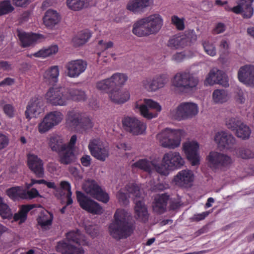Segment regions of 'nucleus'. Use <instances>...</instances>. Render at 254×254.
Segmentation results:
<instances>
[{
	"mask_svg": "<svg viewBox=\"0 0 254 254\" xmlns=\"http://www.w3.org/2000/svg\"><path fill=\"white\" fill-rule=\"evenodd\" d=\"M86 98L85 92L81 90L62 86L50 88L45 95L47 103L55 106H66L71 100L83 101Z\"/></svg>",
	"mask_w": 254,
	"mask_h": 254,
	"instance_id": "nucleus-1",
	"label": "nucleus"
},
{
	"mask_svg": "<svg viewBox=\"0 0 254 254\" xmlns=\"http://www.w3.org/2000/svg\"><path fill=\"white\" fill-rule=\"evenodd\" d=\"M164 23L162 16L158 13L138 19L133 25L132 33L138 37L147 36L158 33Z\"/></svg>",
	"mask_w": 254,
	"mask_h": 254,
	"instance_id": "nucleus-2",
	"label": "nucleus"
},
{
	"mask_svg": "<svg viewBox=\"0 0 254 254\" xmlns=\"http://www.w3.org/2000/svg\"><path fill=\"white\" fill-rule=\"evenodd\" d=\"M115 221L109 227L110 233L116 239L126 238L133 233L134 226L129 221L130 213L125 209H118L114 214Z\"/></svg>",
	"mask_w": 254,
	"mask_h": 254,
	"instance_id": "nucleus-3",
	"label": "nucleus"
},
{
	"mask_svg": "<svg viewBox=\"0 0 254 254\" xmlns=\"http://www.w3.org/2000/svg\"><path fill=\"white\" fill-rule=\"evenodd\" d=\"M171 85L179 91H194L197 89L199 78L189 71L176 73L171 79Z\"/></svg>",
	"mask_w": 254,
	"mask_h": 254,
	"instance_id": "nucleus-4",
	"label": "nucleus"
},
{
	"mask_svg": "<svg viewBox=\"0 0 254 254\" xmlns=\"http://www.w3.org/2000/svg\"><path fill=\"white\" fill-rule=\"evenodd\" d=\"M68 243L64 242L58 243L57 251L63 254H84V251L81 247H77L71 244L72 242L79 245H86L88 242L85 237L77 231H71L66 235Z\"/></svg>",
	"mask_w": 254,
	"mask_h": 254,
	"instance_id": "nucleus-5",
	"label": "nucleus"
},
{
	"mask_svg": "<svg viewBox=\"0 0 254 254\" xmlns=\"http://www.w3.org/2000/svg\"><path fill=\"white\" fill-rule=\"evenodd\" d=\"M185 163L184 159L179 152L170 151L164 154L161 165L156 167V172L166 176L170 170L180 169Z\"/></svg>",
	"mask_w": 254,
	"mask_h": 254,
	"instance_id": "nucleus-6",
	"label": "nucleus"
},
{
	"mask_svg": "<svg viewBox=\"0 0 254 254\" xmlns=\"http://www.w3.org/2000/svg\"><path fill=\"white\" fill-rule=\"evenodd\" d=\"M134 110L141 116L147 119L155 118L162 110L161 105L151 99L137 100L134 105Z\"/></svg>",
	"mask_w": 254,
	"mask_h": 254,
	"instance_id": "nucleus-7",
	"label": "nucleus"
},
{
	"mask_svg": "<svg viewBox=\"0 0 254 254\" xmlns=\"http://www.w3.org/2000/svg\"><path fill=\"white\" fill-rule=\"evenodd\" d=\"M182 135L181 130L166 128L158 133L156 137L162 146L173 149L180 145Z\"/></svg>",
	"mask_w": 254,
	"mask_h": 254,
	"instance_id": "nucleus-8",
	"label": "nucleus"
},
{
	"mask_svg": "<svg viewBox=\"0 0 254 254\" xmlns=\"http://www.w3.org/2000/svg\"><path fill=\"white\" fill-rule=\"evenodd\" d=\"M199 112V107L193 102H186L180 104L176 109L170 111V117L178 121L191 119Z\"/></svg>",
	"mask_w": 254,
	"mask_h": 254,
	"instance_id": "nucleus-9",
	"label": "nucleus"
},
{
	"mask_svg": "<svg viewBox=\"0 0 254 254\" xmlns=\"http://www.w3.org/2000/svg\"><path fill=\"white\" fill-rule=\"evenodd\" d=\"M206 160L208 165L213 169H227L233 163V160L230 156L215 150L209 152Z\"/></svg>",
	"mask_w": 254,
	"mask_h": 254,
	"instance_id": "nucleus-10",
	"label": "nucleus"
},
{
	"mask_svg": "<svg viewBox=\"0 0 254 254\" xmlns=\"http://www.w3.org/2000/svg\"><path fill=\"white\" fill-rule=\"evenodd\" d=\"M64 116L60 111H53L47 113L38 125L39 133H45L59 125Z\"/></svg>",
	"mask_w": 254,
	"mask_h": 254,
	"instance_id": "nucleus-11",
	"label": "nucleus"
},
{
	"mask_svg": "<svg viewBox=\"0 0 254 254\" xmlns=\"http://www.w3.org/2000/svg\"><path fill=\"white\" fill-rule=\"evenodd\" d=\"M169 81L167 74L161 73L144 78L141 82L142 87L149 92H155L164 88Z\"/></svg>",
	"mask_w": 254,
	"mask_h": 254,
	"instance_id": "nucleus-12",
	"label": "nucleus"
},
{
	"mask_svg": "<svg viewBox=\"0 0 254 254\" xmlns=\"http://www.w3.org/2000/svg\"><path fill=\"white\" fill-rule=\"evenodd\" d=\"M84 191L99 201L107 203L109 200L108 194L104 191L93 180H87L82 186Z\"/></svg>",
	"mask_w": 254,
	"mask_h": 254,
	"instance_id": "nucleus-13",
	"label": "nucleus"
},
{
	"mask_svg": "<svg viewBox=\"0 0 254 254\" xmlns=\"http://www.w3.org/2000/svg\"><path fill=\"white\" fill-rule=\"evenodd\" d=\"M182 149L192 166H197L200 164L199 145L197 142L193 140L186 141L183 143Z\"/></svg>",
	"mask_w": 254,
	"mask_h": 254,
	"instance_id": "nucleus-14",
	"label": "nucleus"
},
{
	"mask_svg": "<svg viewBox=\"0 0 254 254\" xmlns=\"http://www.w3.org/2000/svg\"><path fill=\"white\" fill-rule=\"evenodd\" d=\"M76 193L77 200L82 209L93 214L98 215L103 213V208L97 202L80 191H77Z\"/></svg>",
	"mask_w": 254,
	"mask_h": 254,
	"instance_id": "nucleus-15",
	"label": "nucleus"
},
{
	"mask_svg": "<svg viewBox=\"0 0 254 254\" xmlns=\"http://www.w3.org/2000/svg\"><path fill=\"white\" fill-rule=\"evenodd\" d=\"M125 128L133 135L144 134L146 129V125L135 117H127L122 120Z\"/></svg>",
	"mask_w": 254,
	"mask_h": 254,
	"instance_id": "nucleus-16",
	"label": "nucleus"
},
{
	"mask_svg": "<svg viewBox=\"0 0 254 254\" xmlns=\"http://www.w3.org/2000/svg\"><path fill=\"white\" fill-rule=\"evenodd\" d=\"M204 84L206 86L218 84L227 87L229 85L228 78L224 72L216 67H213L206 76Z\"/></svg>",
	"mask_w": 254,
	"mask_h": 254,
	"instance_id": "nucleus-17",
	"label": "nucleus"
},
{
	"mask_svg": "<svg viewBox=\"0 0 254 254\" xmlns=\"http://www.w3.org/2000/svg\"><path fill=\"white\" fill-rule=\"evenodd\" d=\"M140 194L138 187L133 183H129L125 186L124 190L122 189L118 192L117 197L121 203L126 205L128 203V197L139 198Z\"/></svg>",
	"mask_w": 254,
	"mask_h": 254,
	"instance_id": "nucleus-18",
	"label": "nucleus"
},
{
	"mask_svg": "<svg viewBox=\"0 0 254 254\" xmlns=\"http://www.w3.org/2000/svg\"><path fill=\"white\" fill-rule=\"evenodd\" d=\"M238 78L244 85L254 87V65L246 64L240 67L238 71Z\"/></svg>",
	"mask_w": 254,
	"mask_h": 254,
	"instance_id": "nucleus-19",
	"label": "nucleus"
},
{
	"mask_svg": "<svg viewBox=\"0 0 254 254\" xmlns=\"http://www.w3.org/2000/svg\"><path fill=\"white\" fill-rule=\"evenodd\" d=\"M87 66V63L82 60L69 61L65 65L66 75L71 78L77 77L85 71Z\"/></svg>",
	"mask_w": 254,
	"mask_h": 254,
	"instance_id": "nucleus-20",
	"label": "nucleus"
},
{
	"mask_svg": "<svg viewBox=\"0 0 254 254\" xmlns=\"http://www.w3.org/2000/svg\"><path fill=\"white\" fill-rule=\"evenodd\" d=\"M153 4L154 0H129L126 8L134 14H141Z\"/></svg>",
	"mask_w": 254,
	"mask_h": 254,
	"instance_id": "nucleus-21",
	"label": "nucleus"
},
{
	"mask_svg": "<svg viewBox=\"0 0 254 254\" xmlns=\"http://www.w3.org/2000/svg\"><path fill=\"white\" fill-rule=\"evenodd\" d=\"M194 179L193 172L189 169H185L179 171L174 176L173 182L178 186L187 187L191 185Z\"/></svg>",
	"mask_w": 254,
	"mask_h": 254,
	"instance_id": "nucleus-22",
	"label": "nucleus"
},
{
	"mask_svg": "<svg viewBox=\"0 0 254 254\" xmlns=\"http://www.w3.org/2000/svg\"><path fill=\"white\" fill-rule=\"evenodd\" d=\"M134 198L135 205L134 207V216L138 222L146 223L149 219L150 214L147 207L142 199Z\"/></svg>",
	"mask_w": 254,
	"mask_h": 254,
	"instance_id": "nucleus-23",
	"label": "nucleus"
},
{
	"mask_svg": "<svg viewBox=\"0 0 254 254\" xmlns=\"http://www.w3.org/2000/svg\"><path fill=\"white\" fill-rule=\"evenodd\" d=\"M214 140L217 146L221 149H229L235 143V138L231 134L225 131L215 133Z\"/></svg>",
	"mask_w": 254,
	"mask_h": 254,
	"instance_id": "nucleus-24",
	"label": "nucleus"
},
{
	"mask_svg": "<svg viewBox=\"0 0 254 254\" xmlns=\"http://www.w3.org/2000/svg\"><path fill=\"white\" fill-rule=\"evenodd\" d=\"M43 103L41 99L35 97L28 103L25 111V116L28 120L35 118L40 114Z\"/></svg>",
	"mask_w": 254,
	"mask_h": 254,
	"instance_id": "nucleus-25",
	"label": "nucleus"
},
{
	"mask_svg": "<svg viewBox=\"0 0 254 254\" xmlns=\"http://www.w3.org/2000/svg\"><path fill=\"white\" fill-rule=\"evenodd\" d=\"M27 164L29 169L38 177L44 175L43 163L37 155L29 153L27 154Z\"/></svg>",
	"mask_w": 254,
	"mask_h": 254,
	"instance_id": "nucleus-26",
	"label": "nucleus"
},
{
	"mask_svg": "<svg viewBox=\"0 0 254 254\" xmlns=\"http://www.w3.org/2000/svg\"><path fill=\"white\" fill-rule=\"evenodd\" d=\"M254 0H240V3L233 9L234 13L241 14L244 18H250L254 14L252 6Z\"/></svg>",
	"mask_w": 254,
	"mask_h": 254,
	"instance_id": "nucleus-27",
	"label": "nucleus"
},
{
	"mask_svg": "<svg viewBox=\"0 0 254 254\" xmlns=\"http://www.w3.org/2000/svg\"><path fill=\"white\" fill-rule=\"evenodd\" d=\"M110 100L114 103L121 104L127 101L130 99L129 92L126 89H115L109 93Z\"/></svg>",
	"mask_w": 254,
	"mask_h": 254,
	"instance_id": "nucleus-28",
	"label": "nucleus"
},
{
	"mask_svg": "<svg viewBox=\"0 0 254 254\" xmlns=\"http://www.w3.org/2000/svg\"><path fill=\"white\" fill-rule=\"evenodd\" d=\"M17 35L23 47H27L34 45L41 39V36L36 34L26 33L17 30Z\"/></svg>",
	"mask_w": 254,
	"mask_h": 254,
	"instance_id": "nucleus-29",
	"label": "nucleus"
},
{
	"mask_svg": "<svg viewBox=\"0 0 254 254\" xmlns=\"http://www.w3.org/2000/svg\"><path fill=\"white\" fill-rule=\"evenodd\" d=\"M61 16L59 13L53 9L48 10L43 17L44 25L49 29H53L60 22Z\"/></svg>",
	"mask_w": 254,
	"mask_h": 254,
	"instance_id": "nucleus-30",
	"label": "nucleus"
},
{
	"mask_svg": "<svg viewBox=\"0 0 254 254\" xmlns=\"http://www.w3.org/2000/svg\"><path fill=\"white\" fill-rule=\"evenodd\" d=\"M85 113L77 110L68 111L66 118V124L69 127L77 128Z\"/></svg>",
	"mask_w": 254,
	"mask_h": 254,
	"instance_id": "nucleus-31",
	"label": "nucleus"
},
{
	"mask_svg": "<svg viewBox=\"0 0 254 254\" xmlns=\"http://www.w3.org/2000/svg\"><path fill=\"white\" fill-rule=\"evenodd\" d=\"M168 199L169 195L166 194L157 195L155 197L153 204V211L159 214L164 212L166 209V205Z\"/></svg>",
	"mask_w": 254,
	"mask_h": 254,
	"instance_id": "nucleus-32",
	"label": "nucleus"
},
{
	"mask_svg": "<svg viewBox=\"0 0 254 254\" xmlns=\"http://www.w3.org/2000/svg\"><path fill=\"white\" fill-rule=\"evenodd\" d=\"M58 153L60 156V162L63 164H69L74 161L75 159L73 148L67 145Z\"/></svg>",
	"mask_w": 254,
	"mask_h": 254,
	"instance_id": "nucleus-33",
	"label": "nucleus"
},
{
	"mask_svg": "<svg viewBox=\"0 0 254 254\" xmlns=\"http://www.w3.org/2000/svg\"><path fill=\"white\" fill-rule=\"evenodd\" d=\"M93 1V0H66V3L70 9L78 11L91 5Z\"/></svg>",
	"mask_w": 254,
	"mask_h": 254,
	"instance_id": "nucleus-34",
	"label": "nucleus"
},
{
	"mask_svg": "<svg viewBox=\"0 0 254 254\" xmlns=\"http://www.w3.org/2000/svg\"><path fill=\"white\" fill-rule=\"evenodd\" d=\"M91 37V33L88 30L81 31L77 33L72 40L74 47H80L88 42Z\"/></svg>",
	"mask_w": 254,
	"mask_h": 254,
	"instance_id": "nucleus-35",
	"label": "nucleus"
},
{
	"mask_svg": "<svg viewBox=\"0 0 254 254\" xmlns=\"http://www.w3.org/2000/svg\"><path fill=\"white\" fill-rule=\"evenodd\" d=\"M158 166L156 165L153 161H149L146 159H142L132 164L131 167L133 168H137L150 173L153 169L156 171V167Z\"/></svg>",
	"mask_w": 254,
	"mask_h": 254,
	"instance_id": "nucleus-36",
	"label": "nucleus"
},
{
	"mask_svg": "<svg viewBox=\"0 0 254 254\" xmlns=\"http://www.w3.org/2000/svg\"><path fill=\"white\" fill-rule=\"evenodd\" d=\"M53 215L52 213L47 211L40 214L37 218L38 226L43 230L49 229L52 223Z\"/></svg>",
	"mask_w": 254,
	"mask_h": 254,
	"instance_id": "nucleus-37",
	"label": "nucleus"
},
{
	"mask_svg": "<svg viewBox=\"0 0 254 254\" xmlns=\"http://www.w3.org/2000/svg\"><path fill=\"white\" fill-rule=\"evenodd\" d=\"M48 145L52 151L57 152L66 146V144L64 142L62 137L57 135L51 136L49 138Z\"/></svg>",
	"mask_w": 254,
	"mask_h": 254,
	"instance_id": "nucleus-38",
	"label": "nucleus"
},
{
	"mask_svg": "<svg viewBox=\"0 0 254 254\" xmlns=\"http://www.w3.org/2000/svg\"><path fill=\"white\" fill-rule=\"evenodd\" d=\"M187 41L184 35H175L169 39L168 46L171 49H178L187 45Z\"/></svg>",
	"mask_w": 254,
	"mask_h": 254,
	"instance_id": "nucleus-39",
	"label": "nucleus"
},
{
	"mask_svg": "<svg viewBox=\"0 0 254 254\" xmlns=\"http://www.w3.org/2000/svg\"><path fill=\"white\" fill-rule=\"evenodd\" d=\"M212 98L215 104H222L226 102L230 98L228 91L224 89H216L212 93Z\"/></svg>",
	"mask_w": 254,
	"mask_h": 254,
	"instance_id": "nucleus-40",
	"label": "nucleus"
},
{
	"mask_svg": "<svg viewBox=\"0 0 254 254\" xmlns=\"http://www.w3.org/2000/svg\"><path fill=\"white\" fill-rule=\"evenodd\" d=\"M35 207L34 204H28L22 205L18 212L15 213L13 216L15 221H19V224H21L25 221L27 219V213Z\"/></svg>",
	"mask_w": 254,
	"mask_h": 254,
	"instance_id": "nucleus-41",
	"label": "nucleus"
},
{
	"mask_svg": "<svg viewBox=\"0 0 254 254\" xmlns=\"http://www.w3.org/2000/svg\"><path fill=\"white\" fill-rule=\"evenodd\" d=\"M59 48L58 46L52 45L48 47L43 48L38 52L33 54V56L39 58H46L47 57L55 55L58 53Z\"/></svg>",
	"mask_w": 254,
	"mask_h": 254,
	"instance_id": "nucleus-42",
	"label": "nucleus"
},
{
	"mask_svg": "<svg viewBox=\"0 0 254 254\" xmlns=\"http://www.w3.org/2000/svg\"><path fill=\"white\" fill-rule=\"evenodd\" d=\"M112 86L122 87L124 86L128 79L127 74L117 72L109 78Z\"/></svg>",
	"mask_w": 254,
	"mask_h": 254,
	"instance_id": "nucleus-43",
	"label": "nucleus"
},
{
	"mask_svg": "<svg viewBox=\"0 0 254 254\" xmlns=\"http://www.w3.org/2000/svg\"><path fill=\"white\" fill-rule=\"evenodd\" d=\"M59 76V69L58 66H53L45 71L43 77L46 82L51 83L57 82Z\"/></svg>",
	"mask_w": 254,
	"mask_h": 254,
	"instance_id": "nucleus-44",
	"label": "nucleus"
},
{
	"mask_svg": "<svg viewBox=\"0 0 254 254\" xmlns=\"http://www.w3.org/2000/svg\"><path fill=\"white\" fill-rule=\"evenodd\" d=\"M242 123V121L238 117H228L225 120V125L232 131H235Z\"/></svg>",
	"mask_w": 254,
	"mask_h": 254,
	"instance_id": "nucleus-45",
	"label": "nucleus"
},
{
	"mask_svg": "<svg viewBox=\"0 0 254 254\" xmlns=\"http://www.w3.org/2000/svg\"><path fill=\"white\" fill-rule=\"evenodd\" d=\"M251 133V130L250 127L244 123L235 131V134L237 136L242 139H248Z\"/></svg>",
	"mask_w": 254,
	"mask_h": 254,
	"instance_id": "nucleus-46",
	"label": "nucleus"
},
{
	"mask_svg": "<svg viewBox=\"0 0 254 254\" xmlns=\"http://www.w3.org/2000/svg\"><path fill=\"white\" fill-rule=\"evenodd\" d=\"M93 126L94 123L91 119L85 114L77 128L81 129V131L86 132L91 130Z\"/></svg>",
	"mask_w": 254,
	"mask_h": 254,
	"instance_id": "nucleus-47",
	"label": "nucleus"
},
{
	"mask_svg": "<svg viewBox=\"0 0 254 254\" xmlns=\"http://www.w3.org/2000/svg\"><path fill=\"white\" fill-rule=\"evenodd\" d=\"M0 215L3 218H10L12 212L8 206L4 202L2 198L0 196Z\"/></svg>",
	"mask_w": 254,
	"mask_h": 254,
	"instance_id": "nucleus-48",
	"label": "nucleus"
},
{
	"mask_svg": "<svg viewBox=\"0 0 254 254\" xmlns=\"http://www.w3.org/2000/svg\"><path fill=\"white\" fill-rule=\"evenodd\" d=\"M91 154L98 160L104 161L108 157L109 151L108 148L104 146L96 151H94Z\"/></svg>",
	"mask_w": 254,
	"mask_h": 254,
	"instance_id": "nucleus-49",
	"label": "nucleus"
},
{
	"mask_svg": "<svg viewBox=\"0 0 254 254\" xmlns=\"http://www.w3.org/2000/svg\"><path fill=\"white\" fill-rule=\"evenodd\" d=\"M204 51L208 55L214 57L216 55V49L214 44L208 40H204L202 42Z\"/></svg>",
	"mask_w": 254,
	"mask_h": 254,
	"instance_id": "nucleus-50",
	"label": "nucleus"
},
{
	"mask_svg": "<svg viewBox=\"0 0 254 254\" xmlns=\"http://www.w3.org/2000/svg\"><path fill=\"white\" fill-rule=\"evenodd\" d=\"M23 189L20 187L11 188L6 191V193L10 197L15 199L18 197L22 198Z\"/></svg>",
	"mask_w": 254,
	"mask_h": 254,
	"instance_id": "nucleus-51",
	"label": "nucleus"
},
{
	"mask_svg": "<svg viewBox=\"0 0 254 254\" xmlns=\"http://www.w3.org/2000/svg\"><path fill=\"white\" fill-rule=\"evenodd\" d=\"M61 189L66 192L67 205L71 204L73 201L71 198L72 192L71 191V186L70 184L66 181H62L60 183Z\"/></svg>",
	"mask_w": 254,
	"mask_h": 254,
	"instance_id": "nucleus-52",
	"label": "nucleus"
},
{
	"mask_svg": "<svg viewBox=\"0 0 254 254\" xmlns=\"http://www.w3.org/2000/svg\"><path fill=\"white\" fill-rule=\"evenodd\" d=\"M236 155L238 157L248 159L254 157V153L251 150L245 148H240L236 151Z\"/></svg>",
	"mask_w": 254,
	"mask_h": 254,
	"instance_id": "nucleus-53",
	"label": "nucleus"
},
{
	"mask_svg": "<svg viewBox=\"0 0 254 254\" xmlns=\"http://www.w3.org/2000/svg\"><path fill=\"white\" fill-rule=\"evenodd\" d=\"M103 147L104 146L102 141L98 138L91 139L88 144V148L91 154Z\"/></svg>",
	"mask_w": 254,
	"mask_h": 254,
	"instance_id": "nucleus-54",
	"label": "nucleus"
},
{
	"mask_svg": "<svg viewBox=\"0 0 254 254\" xmlns=\"http://www.w3.org/2000/svg\"><path fill=\"white\" fill-rule=\"evenodd\" d=\"M96 88L102 92L107 91L112 87L109 78H106L103 80L98 81L95 84Z\"/></svg>",
	"mask_w": 254,
	"mask_h": 254,
	"instance_id": "nucleus-55",
	"label": "nucleus"
},
{
	"mask_svg": "<svg viewBox=\"0 0 254 254\" xmlns=\"http://www.w3.org/2000/svg\"><path fill=\"white\" fill-rule=\"evenodd\" d=\"M14 9L9 0H3L0 2V15L6 14Z\"/></svg>",
	"mask_w": 254,
	"mask_h": 254,
	"instance_id": "nucleus-56",
	"label": "nucleus"
},
{
	"mask_svg": "<svg viewBox=\"0 0 254 254\" xmlns=\"http://www.w3.org/2000/svg\"><path fill=\"white\" fill-rule=\"evenodd\" d=\"M171 22L178 30H182L185 28L184 19L180 18L176 15L172 16Z\"/></svg>",
	"mask_w": 254,
	"mask_h": 254,
	"instance_id": "nucleus-57",
	"label": "nucleus"
},
{
	"mask_svg": "<svg viewBox=\"0 0 254 254\" xmlns=\"http://www.w3.org/2000/svg\"><path fill=\"white\" fill-rule=\"evenodd\" d=\"M38 190L35 189H32L30 190L26 191L23 189L22 198L31 199L39 196Z\"/></svg>",
	"mask_w": 254,
	"mask_h": 254,
	"instance_id": "nucleus-58",
	"label": "nucleus"
},
{
	"mask_svg": "<svg viewBox=\"0 0 254 254\" xmlns=\"http://www.w3.org/2000/svg\"><path fill=\"white\" fill-rule=\"evenodd\" d=\"M235 99L237 103L239 104H244L246 100L244 92L242 89H238L236 92Z\"/></svg>",
	"mask_w": 254,
	"mask_h": 254,
	"instance_id": "nucleus-59",
	"label": "nucleus"
},
{
	"mask_svg": "<svg viewBox=\"0 0 254 254\" xmlns=\"http://www.w3.org/2000/svg\"><path fill=\"white\" fill-rule=\"evenodd\" d=\"M9 142L8 135L0 131V150L5 148L8 146Z\"/></svg>",
	"mask_w": 254,
	"mask_h": 254,
	"instance_id": "nucleus-60",
	"label": "nucleus"
},
{
	"mask_svg": "<svg viewBox=\"0 0 254 254\" xmlns=\"http://www.w3.org/2000/svg\"><path fill=\"white\" fill-rule=\"evenodd\" d=\"M114 43L111 41L100 40L98 42V48L103 51H105L113 47Z\"/></svg>",
	"mask_w": 254,
	"mask_h": 254,
	"instance_id": "nucleus-61",
	"label": "nucleus"
},
{
	"mask_svg": "<svg viewBox=\"0 0 254 254\" xmlns=\"http://www.w3.org/2000/svg\"><path fill=\"white\" fill-rule=\"evenodd\" d=\"M4 113L9 118H12L14 115L15 110L14 107L10 104H6L3 107Z\"/></svg>",
	"mask_w": 254,
	"mask_h": 254,
	"instance_id": "nucleus-62",
	"label": "nucleus"
},
{
	"mask_svg": "<svg viewBox=\"0 0 254 254\" xmlns=\"http://www.w3.org/2000/svg\"><path fill=\"white\" fill-rule=\"evenodd\" d=\"M186 58L187 56L184 52H180L173 55L172 60L176 63H180L184 60Z\"/></svg>",
	"mask_w": 254,
	"mask_h": 254,
	"instance_id": "nucleus-63",
	"label": "nucleus"
},
{
	"mask_svg": "<svg viewBox=\"0 0 254 254\" xmlns=\"http://www.w3.org/2000/svg\"><path fill=\"white\" fill-rule=\"evenodd\" d=\"M226 30V25L222 23H217L214 28L213 29V32L214 34H218L224 32Z\"/></svg>",
	"mask_w": 254,
	"mask_h": 254,
	"instance_id": "nucleus-64",
	"label": "nucleus"
}]
</instances>
